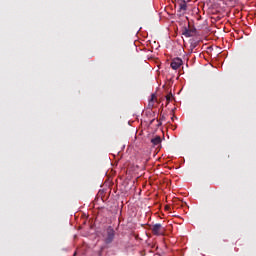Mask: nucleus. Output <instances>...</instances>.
Masks as SVG:
<instances>
[{"mask_svg": "<svg viewBox=\"0 0 256 256\" xmlns=\"http://www.w3.org/2000/svg\"><path fill=\"white\" fill-rule=\"evenodd\" d=\"M150 231L152 235H156L157 237H163L165 236V233H167V229L163 227L161 224H154L150 227Z\"/></svg>", "mask_w": 256, "mask_h": 256, "instance_id": "f257e3e1", "label": "nucleus"}, {"mask_svg": "<svg viewBox=\"0 0 256 256\" xmlns=\"http://www.w3.org/2000/svg\"><path fill=\"white\" fill-rule=\"evenodd\" d=\"M115 239V230L111 227H108L106 230V237H105V243H113V240Z\"/></svg>", "mask_w": 256, "mask_h": 256, "instance_id": "f03ea898", "label": "nucleus"}, {"mask_svg": "<svg viewBox=\"0 0 256 256\" xmlns=\"http://www.w3.org/2000/svg\"><path fill=\"white\" fill-rule=\"evenodd\" d=\"M170 65H171V68L176 71V69H179V67L183 65V60L181 58H174Z\"/></svg>", "mask_w": 256, "mask_h": 256, "instance_id": "7ed1b4c3", "label": "nucleus"}, {"mask_svg": "<svg viewBox=\"0 0 256 256\" xmlns=\"http://www.w3.org/2000/svg\"><path fill=\"white\" fill-rule=\"evenodd\" d=\"M149 107H155L156 105H158V102H157V95L155 94H152L151 95V98L149 99Z\"/></svg>", "mask_w": 256, "mask_h": 256, "instance_id": "20e7f679", "label": "nucleus"}, {"mask_svg": "<svg viewBox=\"0 0 256 256\" xmlns=\"http://www.w3.org/2000/svg\"><path fill=\"white\" fill-rule=\"evenodd\" d=\"M151 143L152 145H154V147H157V145L161 143V136H155L154 138H152Z\"/></svg>", "mask_w": 256, "mask_h": 256, "instance_id": "39448f33", "label": "nucleus"}, {"mask_svg": "<svg viewBox=\"0 0 256 256\" xmlns=\"http://www.w3.org/2000/svg\"><path fill=\"white\" fill-rule=\"evenodd\" d=\"M184 35H185L186 37H192V36H193V32H191L190 30H186L185 33H184Z\"/></svg>", "mask_w": 256, "mask_h": 256, "instance_id": "423d86ee", "label": "nucleus"}, {"mask_svg": "<svg viewBox=\"0 0 256 256\" xmlns=\"http://www.w3.org/2000/svg\"><path fill=\"white\" fill-rule=\"evenodd\" d=\"M173 99V94H168L167 96H166V101H167V103H169V101H171Z\"/></svg>", "mask_w": 256, "mask_h": 256, "instance_id": "0eeeda50", "label": "nucleus"}, {"mask_svg": "<svg viewBox=\"0 0 256 256\" xmlns=\"http://www.w3.org/2000/svg\"><path fill=\"white\" fill-rule=\"evenodd\" d=\"M156 125H157V127H161V121H159V120H156Z\"/></svg>", "mask_w": 256, "mask_h": 256, "instance_id": "6e6552de", "label": "nucleus"}, {"mask_svg": "<svg viewBox=\"0 0 256 256\" xmlns=\"http://www.w3.org/2000/svg\"><path fill=\"white\" fill-rule=\"evenodd\" d=\"M165 209H166V211H169V209H171V207L165 206Z\"/></svg>", "mask_w": 256, "mask_h": 256, "instance_id": "1a4fd4ad", "label": "nucleus"}, {"mask_svg": "<svg viewBox=\"0 0 256 256\" xmlns=\"http://www.w3.org/2000/svg\"><path fill=\"white\" fill-rule=\"evenodd\" d=\"M181 9H186V6H185V5H184V6H182V7H181Z\"/></svg>", "mask_w": 256, "mask_h": 256, "instance_id": "9d476101", "label": "nucleus"}, {"mask_svg": "<svg viewBox=\"0 0 256 256\" xmlns=\"http://www.w3.org/2000/svg\"><path fill=\"white\" fill-rule=\"evenodd\" d=\"M151 123H155V120H152Z\"/></svg>", "mask_w": 256, "mask_h": 256, "instance_id": "9b49d317", "label": "nucleus"}]
</instances>
